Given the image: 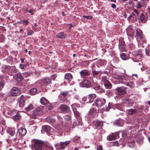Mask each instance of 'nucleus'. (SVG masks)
<instances>
[{"label": "nucleus", "instance_id": "obj_43", "mask_svg": "<svg viewBox=\"0 0 150 150\" xmlns=\"http://www.w3.org/2000/svg\"><path fill=\"white\" fill-rule=\"evenodd\" d=\"M125 45V43L124 41V39L122 38H120L119 39V45Z\"/></svg>", "mask_w": 150, "mask_h": 150}, {"label": "nucleus", "instance_id": "obj_3", "mask_svg": "<svg viewBox=\"0 0 150 150\" xmlns=\"http://www.w3.org/2000/svg\"><path fill=\"white\" fill-rule=\"evenodd\" d=\"M15 129L13 128H9L6 130L8 133L11 136L13 137L15 135V137L13 138V141H15L18 139V132L15 134Z\"/></svg>", "mask_w": 150, "mask_h": 150}, {"label": "nucleus", "instance_id": "obj_29", "mask_svg": "<svg viewBox=\"0 0 150 150\" xmlns=\"http://www.w3.org/2000/svg\"><path fill=\"white\" fill-rule=\"evenodd\" d=\"M114 123L118 126H122L123 125V121L121 120H117Z\"/></svg>", "mask_w": 150, "mask_h": 150}, {"label": "nucleus", "instance_id": "obj_11", "mask_svg": "<svg viewBox=\"0 0 150 150\" xmlns=\"http://www.w3.org/2000/svg\"><path fill=\"white\" fill-rule=\"evenodd\" d=\"M128 77L124 76H117V79L121 83H124L127 80Z\"/></svg>", "mask_w": 150, "mask_h": 150}, {"label": "nucleus", "instance_id": "obj_7", "mask_svg": "<svg viewBox=\"0 0 150 150\" xmlns=\"http://www.w3.org/2000/svg\"><path fill=\"white\" fill-rule=\"evenodd\" d=\"M41 83L47 86L51 83V79L48 77L43 78L41 80Z\"/></svg>", "mask_w": 150, "mask_h": 150}, {"label": "nucleus", "instance_id": "obj_5", "mask_svg": "<svg viewBox=\"0 0 150 150\" xmlns=\"http://www.w3.org/2000/svg\"><path fill=\"white\" fill-rule=\"evenodd\" d=\"M43 143L40 141L37 140L35 142L34 147L35 150H41L42 148Z\"/></svg>", "mask_w": 150, "mask_h": 150}, {"label": "nucleus", "instance_id": "obj_26", "mask_svg": "<svg viewBox=\"0 0 150 150\" xmlns=\"http://www.w3.org/2000/svg\"><path fill=\"white\" fill-rule=\"evenodd\" d=\"M113 108L114 109H117L120 110H123V109L122 107V106L120 104H116L114 105L113 106Z\"/></svg>", "mask_w": 150, "mask_h": 150}, {"label": "nucleus", "instance_id": "obj_48", "mask_svg": "<svg viewBox=\"0 0 150 150\" xmlns=\"http://www.w3.org/2000/svg\"><path fill=\"white\" fill-rule=\"evenodd\" d=\"M64 118L66 120H68L71 119V117L69 115H66L64 117Z\"/></svg>", "mask_w": 150, "mask_h": 150}, {"label": "nucleus", "instance_id": "obj_18", "mask_svg": "<svg viewBox=\"0 0 150 150\" xmlns=\"http://www.w3.org/2000/svg\"><path fill=\"white\" fill-rule=\"evenodd\" d=\"M134 30L133 29H128L127 31V33L128 37L131 38V39L134 38Z\"/></svg>", "mask_w": 150, "mask_h": 150}, {"label": "nucleus", "instance_id": "obj_28", "mask_svg": "<svg viewBox=\"0 0 150 150\" xmlns=\"http://www.w3.org/2000/svg\"><path fill=\"white\" fill-rule=\"evenodd\" d=\"M93 86L94 89L96 90L100 89L101 88L100 86L96 82H94Z\"/></svg>", "mask_w": 150, "mask_h": 150}, {"label": "nucleus", "instance_id": "obj_63", "mask_svg": "<svg viewBox=\"0 0 150 150\" xmlns=\"http://www.w3.org/2000/svg\"><path fill=\"white\" fill-rule=\"evenodd\" d=\"M97 150H102V147L100 145L97 147Z\"/></svg>", "mask_w": 150, "mask_h": 150}, {"label": "nucleus", "instance_id": "obj_35", "mask_svg": "<svg viewBox=\"0 0 150 150\" xmlns=\"http://www.w3.org/2000/svg\"><path fill=\"white\" fill-rule=\"evenodd\" d=\"M25 105V100L24 99L20 100L19 103V105L20 108H22Z\"/></svg>", "mask_w": 150, "mask_h": 150}, {"label": "nucleus", "instance_id": "obj_50", "mask_svg": "<svg viewBox=\"0 0 150 150\" xmlns=\"http://www.w3.org/2000/svg\"><path fill=\"white\" fill-rule=\"evenodd\" d=\"M77 121L78 122V123L77 124V125H82V123L81 122V118H79V120L78 119L77 120Z\"/></svg>", "mask_w": 150, "mask_h": 150}, {"label": "nucleus", "instance_id": "obj_21", "mask_svg": "<svg viewBox=\"0 0 150 150\" xmlns=\"http://www.w3.org/2000/svg\"><path fill=\"white\" fill-rule=\"evenodd\" d=\"M92 73L91 75L94 78H96L100 75V71H96L95 69H92Z\"/></svg>", "mask_w": 150, "mask_h": 150}, {"label": "nucleus", "instance_id": "obj_15", "mask_svg": "<svg viewBox=\"0 0 150 150\" xmlns=\"http://www.w3.org/2000/svg\"><path fill=\"white\" fill-rule=\"evenodd\" d=\"M128 18L129 21L133 23L137 21L136 16L133 13H132L129 15Z\"/></svg>", "mask_w": 150, "mask_h": 150}, {"label": "nucleus", "instance_id": "obj_36", "mask_svg": "<svg viewBox=\"0 0 150 150\" xmlns=\"http://www.w3.org/2000/svg\"><path fill=\"white\" fill-rule=\"evenodd\" d=\"M101 81L102 82L105 84L106 83L109 81L108 79L105 76H103L101 77Z\"/></svg>", "mask_w": 150, "mask_h": 150}, {"label": "nucleus", "instance_id": "obj_39", "mask_svg": "<svg viewBox=\"0 0 150 150\" xmlns=\"http://www.w3.org/2000/svg\"><path fill=\"white\" fill-rule=\"evenodd\" d=\"M74 114L75 117L77 120H79V118L81 117L80 116V114L79 112L75 110H74Z\"/></svg>", "mask_w": 150, "mask_h": 150}, {"label": "nucleus", "instance_id": "obj_56", "mask_svg": "<svg viewBox=\"0 0 150 150\" xmlns=\"http://www.w3.org/2000/svg\"><path fill=\"white\" fill-rule=\"evenodd\" d=\"M83 17L84 18H86L87 19H90L91 18H92V17L91 16H85V15H83Z\"/></svg>", "mask_w": 150, "mask_h": 150}, {"label": "nucleus", "instance_id": "obj_32", "mask_svg": "<svg viewBox=\"0 0 150 150\" xmlns=\"http://www.w3.org/2000/svg\"><path fill=\"white\" fill-rule=\"evenodd\" d=\"M119 47L120 52L125 51L126 50L125 45H119Z\"/></svg>", "mask_w": 150, "mask_h": 150}, {"label": "nucleus", "instance_id": "obj_51", "mask_svg": "<svg viewBox=\"0 0 150 150\" xmlns=\"http://www.w3.org/2000/svg\"><path fill=\"white\" fill-rule=\"evenodd\" d=\"M146 53L147 56H150V49H146Z\"/></svg>", "mask_w": 150, "mask_h": 150}, {"label": "nucleus", "instance_id": "obj_49", "mask_svg": "<svg viewBox=\"0 0 150 150\" xmlns=\"http://www.w3.org/2000/svg\"><path fill=\"white\" fill-rule=\"evenodd\" d=\"M68 92L67 91H64L61 94L64 96L65 97L68 94Z\"/></svg>", "mask_w": 150, "mask_h": 150}, {"label": "nucleus", "instance_id": "obj_2", "mask_svg": "<svg viewBox=\"0 0 150 150\" xmlns=\"http://www.w3.org/2000/svg\"><path fill=\"white\" fill-rule=\"evenodd\" d=\"M95 104L98 107H101L104 106L105 103V100L103 98H98L95 100Z\"/></svg>", "mask_w": 150, "mask_h": 150}, {"label": "nucleus", "instance_id": "obj_59", "mask_svg": "<svg viewBox=\"0 0 150 150\" xmlns=\"http://www.w3.org/2000/svg\"><path fill=\"white\" fill-rule=\"evenodd\" d=\"M23 22L24 25H26L28 23V22L27 20H24L23 21Z\"/></svg>", "mask_w": 150, "mask_h": 150}, {"label": "nucleus", "instance_id": "obj_47", "mask_svg": "<svg viewBox=\"0 0 150 150\" xmlns=\"http://www.w3.org/2000/svg\"><path fill=\"white\" fill-rule=\"evenodd\" d=\"M48 122L51 123H54L55 120L53 118H48L47 120Z\"/></svg>", "mask_w": 150, "mask_h": 150}, {"label": "nucleus", "instance_id": "obj_17", "mask_svg": "<svg viewBox=\"0 0 150 150\" xmlns=\"http://www.w3.org/2000/svg\"><path fill=\"white\" fill-rule=\"evenodd\" d=\"M96 97V95L94 94H91L89 95L88 97H87V102H89V103H91L92 102L94 98Z\"/></svg>", "mask_w": 150, "mask_h": 150}, {"label": "nucleus", "instance_id": "obj_64", "mask_svg": "<svg viewBox=\"0 0 150 150\" xmlns=\"http://www.w3.org/2000/svg\"><path fill=\"white\" fill-rule=\"evenodd\" d=\"M133 11L136 13L137 15L138 16L139 14V12L136 9H134Z\"/></svg>", "mask_w": 150, "mask_h": 150}, {"label": "nucleus", "instance_id": "obj_31", "mask_svg": "<svg viewBox=\"0 0 150 150\" xmlns=\"http://www.w3.org/2000/svg\"><path fill=\"white\" fill-rule=\"evenodd\" d=\"M37 91V89L36 88H34L30 90L29 92L31 95H35Z\"/></svg>", "mask_w": 150, "mask_h": 150}, {"label": "nucleus", "instance_id": "obj_10", "mask_svg": "<svg viewBox=\"0 0 150 150\" xmlns=\"http://www.w3.org/2000/svg\"><path fill=\"white\" fill-rule=\"evenodd\" d=\"M53 130V128H51L50 126L48 125L43 126L42 129V130L46 132L49 136L51 135V132Z\"/></svg>", "mask_w": 150, "mask_h": 150}, {"label": "nucleus", "instance_id": "obj_33", "mask_svg": "<svg viewBox=\"0 0 150 150\" xmlns=\"http://www.w3.org/2000/svg\"><path fill=\"white\" fill-rule=\"evenodd\" d=\"M2 68L3 69H5L7 71H10L9 70V69H12L13 67H10L9 66H8L6 65H3L2 66Z\"/></svg>", "mask_w": 150, "mask_h": 150}, {"label": "nucleus", "instance_id": "obj_6", "mask_svg": "<svg viewBox=\"0 0 150 150\" xmlns=\"http://www.w3.org/2000/svg\"><path fill=\"white\" fill-rule=\"evenodd\" d=\"M126 88L124 87H118L115 89L116 94L118 95H122L126 93Z\"/></svg>", "mask_w": 150, "mask_h": 150}, {"label": "nucleus", "instance_id": "obj_24", "mask_svg": "<svg viewBox=\"0 0 150 150\" xmlns=\"http://www.w3.org/2000/svg\"><path fill=\"white\" fill-rule=\"evenodd\" d=\"M40 102L43 105H45L49 103V101L44 97H42L41 98Z\"/></svg>", "mask_w": 150, "mask_h": 150}, {"label": "nucleus", "instance_id": "obj_41", "mask_svg": "<svg viewBox=\"0 0 150 150\" xmlns=\"http://www.w3.org/2000/svg\"><path fill=\"white\" fill-rule=\"evenodd\" d=\"M126 85L129 86L131 88H133L134 87V84L133 82L131 81L127 83H126Z\"/></svg>", "mask_w": 150, "mask_h": 150}, {"label": "nucleus", "instance_id": "obj_14", "mask_svg": "<svg viewBox=\"0 0 150 150\" xmlns=\"http://www.w3.org/2000/svg\"><path fill=\"white\" fill-rule=\"evenodd\" d=\"M71 141H66L65 142H61L60 143V147L62 149H64L70 143Z\"/></svg>", "mask_w": 150, "mask_h": 150}, {"label": "nucleus", "instance_id": "obj_42", "mask_svg": "<svg viewBox=\"0 0 150 150\" xmlns=\"http://www.w3.org/2000/svg\"><path fill=\"white\" fill-rule=\"evenodd\" d=\"M120 57L123 60H126L127 59V55L124 53H122L120 54Z\"/></svg>", "mask_w": 150, "mask_h": 150}, {"label": "nucleus", "instance_id": "obj_27", "mask_svg": "<svg viewBox=\"0 0 150 150\" xmlns=\"http://www.w3.org/2000/svg\"><path fill=\"white\" fill-rule=\"evenodd\" d=\"M142 54L141 51L140 50H139L137 52L135 57L137 59H140L142 57Z\"/></svg>", "mask_w": 150, "mask_h": 150}, {"label": "nucleus", "instance_id": "obj_57", "mask_svg": "<svg viewBox=\"0 0 150 150\" xmlns=\"http://www.w3.org/2000/svg\"><path fill=\"white\" fill-rule=\"evenodd\" d=\"M76 105V103L73 104L71 105V108L73 111L74 110V109H75Z\"/></svg>", "mask_w": 150, "mask_h": 150}, {"label": "nucleus", "instance_id": "obj_1", "mask_svg": "<svg viewBox=\"0 0 150 150\" xmlns=\"http://www.w3.org/2000/svg\"><path fill=\"white\" fill-rule=\"evenodd\" d=\"M10 93L12 96H16L20 95L21 91L19 88L13 87L10 90Z\"/></svg>", "mask_w": 150, "mask_h": 150}, {"label": "nucleus", "instance_id": "obj_4", "mask_svg": "<svg viewBox=\"0 0 150 150\" xmlns=\"http://www.w3.org/2000/svg\"><path fill=\"white\" fill-rule=\"evenodd\" d=\"M136 36L137 40L139 41L140 43L142 44L144 39L143 38L142 31L140 29H138L136 30Z\"/></svg>", "mask_w": 150, "mask_h": 150}, {"label": "nucleus", "instance_id": "obj_20", "mask_svg": "<svg viewBox=\"0 0 150 150\" xmlns=\"http://www.w3.org/2000/svg\"><path fill=\"white\" fill-rule=\"evenodd\" d=\"M14 77L16 80L18 81H21L23 79V78L21 73H18L16 74L15 75Z\"/></svg>", "mask_w": 150, "mask_h": 150}, {"label": "nucleus", "instance_id": "obj_19", "mask_svg": "<svg viewBox=\"0 0 150 150\" xmlns=\"http://www.w3.org/2000/svg\"><path fill=\"white\" fill-rule=\"evenodd\" d=\"M64 78L65 79L67 80L69 82H70L72 80L73 76L71 74L68 73L65 74Z\"/></svg>", "mask_w": 150, "mask_h": 150}, {"label": "nucleus", "instance_id": "obj_16", "mask_svg": "<svg viewBox=\"0 0 150 150\" xmlns=\"http://www.w3.org/2000/svg\"><path fill=\"white\" fill-rule=\"evenodd\" d=\"M80 74L81 76L84 77L88 76L90 75V72L86 70H83L81 71Z\"/></svg>", "mask_w": 150, "mask_h": 150}, {"label": "nucleus", "instance_id": "obj_55", "mask_svg": "<svg viewBox=\"0 0 150 150\" xmlns=\"http://www.w3.org/2000/svg\"><path fill=\"white\" fill-rule=\"evenodd\" d=\"M34 32L32 30H30L29 31H28L27 33V35H32L33 33Z\"/></svg>", "mask_w": 150, "mask_h": 150}, {"label": "nucleus", "instance_id": "obj_45", "mask_svg": "<svg viewBox=\"0 0 150 150\" xmlns=\"http://www.w3.org/2000/svg\"><path fill=\"white\" fill-rule=\"evenodd\" d=\"M20 117V116L19 115L16 114L15 115L13 116V118L14 120H16L19 119Z\"/></svg>", "mask_w": 150, "mask_h": 150}, {"label": "nucleus", "instance_id": "obj_62", "mask_svg": "<svg viewBox=\"0 0 150 150\" xmlns=\"http://www.w3.org/2000/svg\"><path fill=\"white\" fill-rule=\"evenodd\" d=\"M57 76L55 75H53L51 76V79L54 80L56 77Z\"/></svg>", "mask_w": 150, "mask_h": 150}, {"label": "nucleus", "instance_id": "obj_23", "mask_svg": "<svg viewBox=\"0 0 150 150\" xmlns=\"http://www.w3.org/2000/svg\"><path fill=\"white\" fill-rule=\"evenodd\" d=\"M57 38L60 39H65L66 38V35L63 32H62L58 33L56 36Z\"/></svg>", "mask_w": 150, "mask_h": 150}, {"label": "nucleus", "instance_id": "obj_46", "mask_svg": "<svg viewBox=\"0 0 150 150\" xmlns=\"http://www.w3.org/2000/svg\"><path fill=\"white\" fill-rule=\"evenodd\" d=\"M128 132L127 131H122V134L123 137L127 136Z\"/></svg>", "mask_w": 150, "mask_h": 150}, {"label": "nucleus", "instance_id": "obj_60", "mask_svg": "<svg viewBox=\"0 0 150 150\" xmlns=\"http://www.w3.org/2000/svg\"><path fill=\"white\" fill-rule=\"evenodd\" d=\"M4 86V85L2 83L0 84V92L2 90Z\"/></svg>", "mask_w": 150, "mask_h": 150}, {"label": "nucleus", "instance_id": "obj_9", "mask_svg": "<svg viewBox=\"0 0 150 150\" xmlns=\"http://www.w3.org/2000/svg\"><path fill=\"white\" fill-rule=\"evenodd\" d=\"M91 84L90 81L87 80H85L80 83V86L81 87L88 88L90 87Z\"/></svg>", "mask_w": 150, "mask_h": 150}, {"label": "nucleus", "instance_id": "obj_25", "mask_svg": "<svg viewBox=\"0 0 150 150\" xmlns=\"http://www.w3.org/2000/svg\"><path fill=\"white\" fill-rule=\"evenodd\" d=\"M146 2H144L143 3L141 1H139L137 2V4L136 5V7L137 8H139L144 5H146Z\"/></svg>", "mask_w": 150, "mask_h": 150}, {"label": "nucleus", "instance_id": "obj_44", "mask_svg": "<svg viewBox=\"0 0 150 150\" xmlns=\"http://www.w3.org/2000/svg\"><path fill=\"white\" fill-rule=\"evenodd\" d=\"M136 112V110L135 109H131L129 110L128 113L130 114H135Z\"/></svg>", "mask_w": 150, "mask_h": 150}, {"label": "nucleus", "instance_id": "obj_37", "mask_svg": "<svg viewBox=\"0 0 150 150\" xmlns=\"http://www.w3.org/2000/svg\"><path fill=\"white\" fill-rule=\"evenodd\" d=\"M104 85L106 88L110 89L112 87V85L109 81L105 83Z\"/></svg>", "mask_w": 150, "mask_h": 150}, {"label": "nucleus", "instance_id": "obj_38", "mask_svg": "<svg viewBox=\"0 0 150 150\" xmlns=\"http://www.w3.org/2000/svg\"><path fill=\"white\" fill-rule=\"evenodd\" d=\"M33 108V106L31 104H29L28 106L25 108V110L28 111H30Z\"/></svg>", "mask_w": 150, "mask_h": 150}, {"label": "nucleus", "instance_id": "obj_12", "mask_svg": "<svg viewBox=\"0 0 150 150\" xmlns=\"http://www.w3.org/2000/svg\"><path fill=\"white\" fill-rule=\"evenodd\" d=\"M59 109L62 112H68L70 110L69 107L65 105H61L59 107Z\"/></svg>", "mask_w": 150, "mask_h": 150}, {"label": "nucleus", "instance_id": "obj_13", "mask_svg": "<svg viewBox=\"0 0 150 150\" xmlns=\"http://www.w3.org/2000/svg\"><path fill=\"white\" fill-rule=\"evenodd\" d=\"M148 18L147 14L142 13L140 16L139 20L143 23H145Z\"/></svg>", "mask_w": 150, "mask_h": 150}, {"label": "nucleus", "instance_id": "obj_52", "mask_svg": "<svg viewBox=\"0 0 150 150\" xmlns=\"http://www.w3.org/2000/svg\"><path fill=\"white\" fill-rule=\"evenodd\" d=\"M2 83L4 85H5L4 81L3 80V77L0 76V84Z\"/></svg>", "mask_w": 150, "mask_h": 150}, {"label": "nucleus", "instance_id": "obj_61", "mask_svg": "<svg viewBox=\"0 0 150 150\" xmlns=\"http://www.w3.org/2000/svg\"><path fill=\"white\" fill-rule=\"evenodd\" d=\"M1 122L2 125H5V120L4 119L1 120Z\"/></svg>", "mask_w": 150, "mask_h": 150}, {"label": "nucleus", "instance_id": "obj_34", "mask_svg": "<svg viewBox=\"0 0 150 150\" xmlns=\"http://www.w3.org/2000/svg\"><path fill=\"white\" fill-rule=\"evenodd\" d=\"M96 112V110L94 108H92L90 109L89 112V113L91 115H94Z\"/></svg>", "mask_w": 150, "mask_h": 150}, {"label": "nucleus", "instance_id": "obj_54", "mask_svg": "<svg viewBox=\"0 0 150 150\" xmlns=\"http://www.w3.org/2000/svg\"><path fill=\"white\" fill-rule=\"evenodd\" d=\"M38 112L36 111V110H35L33 111L32 114L34 115L37 116L38 115H39L38 113H37Z\"/></svg>", "mask_w": 150, "mask_h": 150}, {"label": "nucleus", "instance_id": "obj_22", "mask_svg": "<svg viewBox=\"0 0 150 150\" xmlns=\"http://www.w3.org/2000/svg\"><path fill=\"white\" fill-rule=\"evenodd\" d=\"M93 123L95 125L96 127H97V128L98 129L101 128L103 127V124L102 122H100L96 121L94 122H93Z\"/></svg>", "mask_w": 150, "mask_h": 150}, {"label": "nucleus", "instance_id": "obj_58", "mask_svg": "<svg viewBox=\"0 0 150 150\" xmlns=\"http://www.w3.org/2000/svg\"><path fill=\"white\" fill-rule=\"evenodd\" d=\"M87 99H87V97H84V98H82L83 100V101L86 102V103H88L89 102L87 101H88Z\"/></svg>", "mask_w": 150, "mask_h": 150}, {"label": "nucleus", "instance_id": "obj_8", "mask_svg": "<svg viewBox=\"0 0 150 150\" xmlns=\"http://www.w3.org/2000/svg\"><path fill=\"white\" fill-rule=\"evenodd\" d=\"M18 132L19 133V136L18 137V139H21L22 137L25 135L27 132L25 128L22 127L18 129Z\"/></svg>", "mask_w": 150, "mask_h": 150}, {"label": "nucleus", "instance_id": "obj_40", "mask_svg": "<svg viewBox=\"0 0 150 150\" xmlns=\"http://www.w3.org/2000/svg\"><path fill=\"white\" fill-rule=\"evenodd\" d=\"M107 139H108L109 141L113 140L115 139L116 137L114 134H112L108 136L107 137Z\"/></svg>", "mask_w": 150, "mask_h": 150}, {"label": "nucleus", "instance_id": "obj_53", "mask_svg": "<svg viewBox=\"0 0 150 150\" xmlns=\"http://www.w3.org/2000/svg\"><path fill=\"white\" fill-rule=\"evenodd\" d=\"M111 143V144L113 146H117L118 145V143L116 141L112 142Z\"/></svg>", "mask_w": 150, "mask_h": 150}, {"label": "nucleus", "instance_id": "obj_30", "mask_svg": "<svg viewBox=\"0 0 150 150\" xmlns=\"http://www.w3.org/2000/svg\"><path fill=\"white\" fill-rule=\"evenodd\" d=\"M42 110L43 107L42 106H40L38 107L36 109V111L38 112L37 113H38L39 115L42 114Z\"/></svg>", "mask_w": 150, "mask_h": 150}]
</instances>
